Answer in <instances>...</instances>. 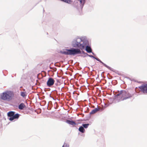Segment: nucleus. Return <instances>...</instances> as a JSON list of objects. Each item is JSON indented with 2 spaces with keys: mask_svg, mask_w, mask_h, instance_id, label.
<instances>
[{
  "mask_svg": "<svg viewBox=\"0 0 147 147\" xmlns=\"http://www.w3.org/2000/svg\"><path fill=\"white\" fill-rule=\"evenodd\" d=\"M62 1L66 2L69 4H70L72 2V1L71 0H62Z\"/></svg>",
  "mask_w": 147,
  "mask_h": 147,
  "instance_id": "nucleus-17",
  "label": "nucleus"
},
{
  "mask_svg": "<svg viewBox=\"0 0 147 147\" xmlns=\"http://www.w3.org/2000/svg\"><path fill=\"white\" fill-rule=\"evenodd\" d=\"M74 47H79L81 49H84L86 46V45L83 42V44L80 42H78L77 41H75L73 42Z\"/></svg>",
  "mask_w": 147,
  "mask_h": 147,
  "instance_id": "nucleus-4",
  "label": "nucleus"
},
{
  "mask_svg": "<svg viewBox=\"0 0 147 147\" xmlns=\"http://www.w3.org/2000/svg\"><path fill=\"white\" fill-rule=\"evenodd\" d=\"M89 124L88 123L83 124L82 125V127L85 128H87L89 126Z\"/></svg>",
  "mask_w": 147,
  "mask_h": 147,
  "instance_id": "nucleus-16",
  "label": "nucleus"
},
{
  "mask_svg": "<svg viewBox=\"0 0 147 147\" xmlns=\"http://www.w3.org/2000/svg\"><path fill=\"white\" fill-rule=\"evenodd\" d=\"M20 95L22 97H24L27 95L26 92H21Z\"/></svg>",
  "mask_w": 147,
  "mask_h": 147,
  "instance_id": "nucleus-14",
  "label": "nucleus"
},
{
  "mask_svg": "<svg viewBox=\"0 0 147 147\" xmlns=\"http://www.w3.org/2000/svg\"><path fill=\"white\" fill-rule=\"evenodd\" d=\"M19 117V115L18 114L14 115L12 117H10L9 119L10 121H13L14 119H18Z\"/></svg>",
  "mask_w": 147,
  "mask_h": 147,
  "instance_id": "nucleus-7",
  "label": "nucleus"
},
{
  "mask_svg": "<svg viewBox=\"0 0 147 147\" xmlns=\"http://www.w3.org/2000/svg\"><path fill=\"white\" fill-rule=\"evenodd\" d=\"M26 107V106L23 103H21L18 107L19 109H20L22 110Z\"/></svg>",
  "mask_w": 147,
  "mask_h": 147,
  "instance_id": "nucleus-10",
  "label": "nucleus"
},
{
  "mask_svg": "<svg viewBox=\"0 0 147 147\" xmlns=\"http://www.w3.org/2000/svg\"><path fill=\"white\" fill-rule=\"evenodd\" d=\"M14 96V94L11 91H7L3 93L1 95V98L4 100L9 101Z\"/></svg>",
  "mask_w": 147,
  "mask_h": 147,
  "instance_id": "nucleus-2",
  "label": "nucleus"
},
{
  "mask_svg": "<svg viewBox=\"0 0 147 147\" xmlns=\"http://www.w3.org/2000/svg\"><path fill=\"white\" fill-rule=\"evenodd\" d=\"M86 51L88 53H91L92 52V50L91 47L88 46L86 47Z\"/></svg>",
  "mask_w": 147,
  "mask_h": 147,
  "instance_id": "nucleus-11",
  "label": "nucleus"
},
{
  "mask_svg": "<svg viewBox=\"0 0 147 147\" xmlns=\"http://www.w3.org/2000/svg\"><path fill=\"white\" fill-rule=\"evenodd\" d=\"M78 1H79L81 4H84V3H85V0H78Z\"/></svg>",
  "mask_w": 147,
  "mask_h": 147,
  "instance_id": "nucleus-18",
  "label": "nucleus"
},
{
  "mask_svg": "<svg viewBox=\"0 0 147 147\" xmlns=\"http://www.w3.org/2000/svg\"><path fill=\"white\" fill-rule=\"evenodd\" d=\"M15 114V112L13 111H10L8 112L7 113V115L8 117H12Z\"/></svg>",
  "mask_w": 147,
  "mask_h": 147,
  "instance_id": "nucleus-12",
  "label": "nucleus"
},
{
  "mask_svg": "<svg viewBox=\"0 0 147 147\" xmlns=\"http://www.w3.org/2000/svg\"><path fill=\"white\" fill-rule=\"evenodd\" d=\"M55 82V80L53 78H50L47 81V85L49 87H51L53 85Z\"/></svg>",
  "mask_w": 147,
  "mask_h": 147,
  "instance_id": "nucleus-6",
  "label": "nucleus"
},
{
  "mask_svg": "<svg viewBox=\"0 0 147 147\" xmlns=\"http://www.w3.org/2000/svg\"><path fill=\"white\" fill-rule=\"evenodd\" d=\"M66 122L69 124L73 126H75L76 125V123L74 121H73L67 120L66 121Z\"/></svg>",
  "mask_w": 147,
  "mask_h": 147,
  "instance_id": "nucleus-9",
  "label": "nucleus"
},
{
  "mask_svg": "<svg viewBox=\"0 0 147 147\" xmlns=\"http://www.w3.org/2000/svg\"><path fill=\"white\" fill-rule=\"evenodd\" d=\"M100 108L97 107V108H96L92 110V111L90 113V114H94L96 113L98 111H99L100 110Z\"/></svg>",
  "mask_w": 147,
  "mask_h": 147,
  "instance_id": "nucleus-8",
  "label": "nucleus"
},
{
  "mask_svg": "<svg viewBox=\"0 0 147 147\" xmlns=\"http://www.w3.org/2000/svg\"><path fill=\"white\" fill-rule=\"evenodd\" d=\"M139 88L141 91L144 93H147V84L142 85L139 86Z\"/></svg>",
  "mask_w": 147,
  "mask_h": 147,
  "instance_id": "nucleus-5",
  "label": "nucleus"
},
{
  "mask_svg": "<svg viewBox=\"0 0 147 147\" xmlns=\"http://www.w3.org/2000/svg\"><path fill=\"white\" fill-rule=\"evenodd\" d=\"M60 53L66 55H75L77 54H81V52L78 49L72 48L71 49H66L65 51H61Z\"/></svg>",
  "mask_w": 147,
  "mask_h": 147,
  "instance_id": "nucleus-3",
  "label": "nucleus"
},
{
  "mask_svg": "<svg viewBox=\"0 0 147 147\" xmlns=\"http://www.w3.org/2000/svg\"><path fill=\"white\" fill-rule=\"evenodd\" d=\"M79 130L82 133H84L85 131V129L82 126H81L79 128Z\"/></svg>",
  "mask_w": 147,
  "mask_h": 147,
  "instance_id": "nucleus-13",
  "label": "nucleus"
},
{
  "mask_svg": "<svg viewBox=\"0 0 147 147\" xmlns=\"http://www.w3.org/2000/svg\"><path fill=\"white\" fill-rule=\"evenodd\" d=\"M119 101H123L131 97L132 95L128 92L124 90L118 91L117 94L115 96Z\"/></svg>",
  "mask_w": 147,
  "mask_h": 147,
  "instance_id": "nucleus-1",
  "label": "nucleus"
},
{
  "mask_svg": "<svg viewBox=\"0 0 147 147\" xmlns=\"http://www.w3.org/2000/svg\"><path fill=\"white\" fill-rule=\"evenodd\" d=\"M96 59L98 61H99L103 65H104V66H105L106 67H107L108 68H110V67L109 66H108L106 65L104 63L100 60L98 58H96Z\"/></svg>",
  "mask_w": 147,
  "mask_h": 147,
  "instance_id": "nucleus-15",
  "label": "nucleus"
},
{
  "mask_svg": "<svg viewBox=\"0 0 147 147\" xmlns=\"http://www.w3.org/2000/svg\"><path fill=\"white\" fill-rule=\"evenodd\" d=\"M62 147H65V145L64 144L63 146Z\"/></svg>",
  "mask_w": 147,
  "mask_h": 147,
  "instance_id": "nucleus-19",
  "label": "nucleus"
},
{
  "mask_svg": "<svg viewBox=\"0 0 147 147\" xmlns=\"http://www.w3.org/2000/svg\"><path fill=\"white\" fill-rule=\"evenodd\" d=\"M61 1H62V0H61Z\"/></svg>",
  "mask_w": 147,
  "mask_h": 147,
  "instance_id": "nucleus-20",
  "label": "nucleus"
}]
</instances>
